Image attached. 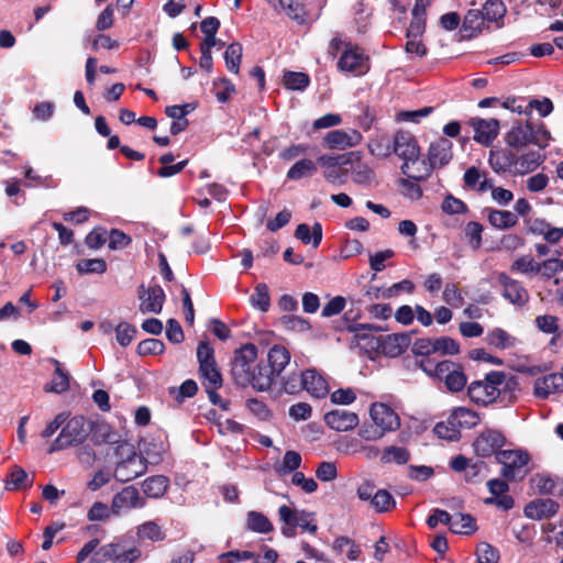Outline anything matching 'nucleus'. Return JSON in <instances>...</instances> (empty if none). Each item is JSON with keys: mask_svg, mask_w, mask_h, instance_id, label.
<instances>
[{"mask_svg": "<svg viewBox=\"0 0 563 563\" xmlns=\"http://www.w3.org/2000/svg\"><path fill=\"white\" fill-rule=\"evenodd\" d=\"M147 470V461L142 455L133 452L125 460L119 462L114 470V477L117 481L126 483L130 482Z\"/></svg>", "mask_w": 563, "mask_h": 563, "instance_id": "nucleus-12", "label": "nucleus"}, {"mask_svg": "<svg viewBox=\"0 0 563 563\" xmlns=\"http://www.w3.org/2000/svg\"><path fill=\"white\" fill-rule=\"evenodd\" d=\"M114 330L115 339L121 346H128L136 334V328L128 322H120Z\"/></svg>", "mask_w": 563, "mask_h": 563, "instance_id": "nucleus-61", "label": "nucleus"}, {"mask_svg": "<svg viewBox=\"0 0 563 563\" xmlns=\"http://www.w3.org/2000/svg\"><path fill=\"white\" fill-rule=\"evenodd\" d=\"M563 391V373H553L534 382L533 394L537 398L547 399L551 394Z\"/></svg>", "mask_w": 563, "mask_h": 563, "instance_id": "nucleus-21", "label": "nucleus"}, {"mask_svg": "<svg viewBox=\"0 0 563 563\" xmlns=\"http://www.w3.org/2000/svg\"><path fill=\"white\" fill-rule=\"evenodd\" d=\"M88 434L89 431L86 428L85 418L82 416H75L65 423L58 437L51 444L48 453L80 444L87 439Z\"/></svg>", "mask_w": 563, "mask_h": 563, "instance_id": "nucleus-7", "label": "nucleus"}, {"mask_svg": "<svg viewBox=\"0 0 563 563\" xmlns=\"http://www.w3.org/2000/svg\"><path fill=\"white\" fill-rule=\"evenodd\" d=\"M27 485L26 472L19 466L13 467L7 481V489L24 488Z\"/></svg>", "mask_w": 563, "mask_h": 563, "instance_id": "nucleus-63", "label": "nucleus"}, {"mask_svg": "<svg viewBox=\"0 0 563 563\" xmlns=\"http://www.w3.org/2000/svg\"><path fill=\"white\" fill-rule=\"evenodd\" d=\"M338 67L341 71L361 76L368 70L367 57L360 48L347 46L339 59Z\"/></svg>", "mask_w": 563, "mask_h": 563, "instance_id": "nucleus-15", "label": "nucleus"}, {"mask_svg": "<svg viewBox=\"0 0 563 563\" xmlns=\"http://www.w3.org/2000/svg\"><path fill=\"white\" fill-rule=\"evenodd\" d=\"M559 510V504L553 499H537L529 503L525 509V516L533 519L541 520L542 518H547L553 516Z\"/></svg>", "mask_w": 563, "mask_h": 563, "instance_id": "nucleus-23", "label": "nucleus"}, {"mask_svg": "<svg viewBox=\"0 0 563 563\" xmlns=\"http://www.w3.org/2000/svg\"><path fill=\"white\" fill-rule=\"evenodd\" d=\"M484 13L483 10L471 9L466 12L463 23L462 31L464 32V36L472 37L476 33L481 32L482 26L484 24Z\"/></svg>", "mask_w": 563, "mask_h": 563, "instance_id": "nucleus-36", "label": "nucleus"}, {"mask_svg": "<svg viewBox=\"0 0 563 563\" xmlns=\"http://www.w3.org/2000/svg\"><path fill=\"white\" fill-rule=\"evenodd\" d=\"M199 372L205 380V387L220 388L222 386V376L217 363L199 366Z\"/></svg>", "mask_w": 563, "mask_h": 563, "instance_id": "nucleus-51", "label": "nucleus"}, {"mask_svg": "<svg viewBox=\"0 0 563 563\" xmlns=\"http://www.w3.org/2000/svg\"><path fill=\"white\" fill-rule=\"evenodd\" d=\"M433 354L455 355L460 352V344L450 336L433 339Z\"/></svg>", "mask_w": 563, "mask_h": 563, "instance_id": "nucleus-53", "label": "nucleus"}, {"mask_svg": "<svg viewBox=\"0 0 563 563\" xmlns=\"http://www.w3.org/2000/svg\"><path fill=\"white\" fill-rule=\"evenodd\" d=\"M479 422L478 415L465 407L455 408L449 416V423H453L460 431L462 428L471 429Z\"/></svg>", "mask_w": 563, "mask_h": 563, "instance_id": "nucleus-28", "label": "nucleus"}, {"mask_svg": "<svg viewBox=\"0 0 563 563\" xmlns=\"http://www.w3.org/2000/svg\"><path fill=\"white\" fill-rule=\"evenodd\" d=\"M470 124L474 130V140L484 145H490L498 135L499 121L497 119L472 118Z\"/></svg>", "mask_w": 563, "mask_h": 563, "instance_id": "nucleus-18", "label": "nucleus"}, {"mask_svg": "<svg viewBox=\"0 0 563 563\" xmlns=\"http://www.w3.org/2000/svg\"><path fill=\"white\" fill-rule=\"evenodd\" d=\"M290 362L289 351L280 344H275L267 354V363L261 361L250 376V385L257 391H267L275 379Z\"/></svg>", "mask_w": 563, "mask_h": 563, "instance_id": "nucleus-1", "label": "nucleus"}, {"mask_svg": "<svg viewBox=\"0 0 563 563\" xmlns=\"http://www.w3.org/2000/svg\"><path fill=\"white\" fill-rule=\"evenodd\" d=\"M267 3L278 13L284 12L295 21H303V10L297 0H267Z\"/></svg>", "mask_w": 563, "mask_h": 563, "instance_id": "nucleus-32", "label": "nucleus"}, {"mask_svg": "<svg viewBox=\"0 0 563 563\" xmlns=\"http://www.w3.org/2000/svg\"><path fill=\"white\" fill-rule=\"evenodd\" d=\"M250 303L253 308L266 312L271 307L269 290L266 284H257L254 292L250 297Z\"/></svg>", "mask_w": 563, "mask_h": 563, "instance_id": "nucleus-43", "label": "nucleus"}, {"mask_svg": "<svg viewBox=\"0 0 563 563\" xmlns=\"http://www.w3.org/2000/svg\"><path fill=\"white\" fill-rule=\"evenodd\" d=\"M394 153L404 161L401 165V173L407 177L417 174V168L420 167L421 161L420 147L416 137L406 131H397L394 135Z\"/></svg>", "mask_w": 563, "mask_h": 563, "instance_id": "nucleus-4", "label": "nucleus"}, {"mask_svg": "<svg viewBox=\"0 0 563 563\" xmlns=\"http://www.w3.org/2000/svg\"><path fill=\"white\" fill-rule=\"evenodd\" d=\"M369 416L374 424L385 433L395 431L400 427L399 416L386 404H373L369 409Z\"/></svg>", "mask_w": 563, "mask_h": 563, "instance_id": "nucleus-16", "label": "nucleus"}, {"mask_svg": "<svg viewBox=\"0 0 563 563\" xmlns=\"http://www.w3.org/2000/svg\"><path fill=\"white\" fill-rule=\"evenodd\" d=\"M303 389L316 398H323L329 394L327 380L316 369L303 372Z\"/></svg>", "mask_w": 563, "mask_h": 563, "instance_id": "nucleus-24", "label": "nucleus"}, {"mask_svg": "<svg viewBox=\"0 0 563 563\" xmlns=\"http://www.w3.org/2000/svg\"><path fill=\"white\" fill-rule=\"evenodd\" d=\"M317 170V165L310 158H302L296 162L287 172V178L290 180H300L312 176Z\"/></svg>", "mask_w": 563, "mask_h": 563, "instance_id": "nucleus-38", "label": "nucleus"}, {"mask_svg": "<svg viewBox=\"0 0 563 563\" xmlns=\"http://www.w3.org/2000/svg\"><path fill=\"white\" fill-rule=\"evenodd\" d=\"M506 374L504 372L493 371L486 374L483 380H474L470 384L467 394L472 401L477 405H488L494 402L506 389Z\"/></svg>", "mask_w": 563, "mask_h": 563, "instance_id": "nucleus-3", "label": "nucleus"}, {"mask_svg": "<svg viewBox=\"0 0 563 563\" xmlns=\"http://www.w3.org/2000/svg\"><path fill=\"white\" fill-rule=\"evenodd\" d=\"M511 272L520 274H539V263L531 256L523 255L517 258L510 266Z\"/></svg>", "mask_w": 563, "mask_h": 563, "instance_id": "nucleus-57", "label": "nucleus"}, {"mask_svg": "<svg viewBox=\"0 0 563 563\" xmlns=\"http://www.w3.org/2000/svg\"><path fill=\"white\" fill-rule=\"evenodd\" d=\"M79 274H103L107 271V263L103 258L81 260L76 264Z\"/></svg>", "mask_w": 563, "mask_h": 563, "instance_id": "nucleus-54", "label": "nucleus"}, {"mask_svg": "<svg viewBox=\"0 0 563 563\" xmlns=\"http://www.w3.org/2000/svg\"><path fill=\"white\" fill-rule=\"evenodd\" d=\"M452 159V142L446 137H440L430 144L428 151V163L421 161L417 174L410 175L416 180H426L433 168L442 167Z\"/></svg>", "mask_w": 563, "mask_h": 563, "instance_id": "nucleus-5", "label": "nucleus"}, {"mask_svg": "<svg viewBox=\"0 0 563 563\" xmlns=\"http://www.w3.org/2000/svg\"><path fill=\"white\" fill-rule=\"evenodd\" d=\"M442 298L449 306L452 307H460L464 301L460 289L454 283L445 284Z\"/></svg>", "mask_w": 563, "mask_h": 563, "instance_id": "nucleus-64", "label": "nucleus"}, {"mask_svg": "<svg viewBox=\"0 0 563 563\" xmlns=\"http://www.w3.org/2000/svg\"><path fill=\"white\" fill-rule=\"evenodd\" d=\"M242 45L238 42L231 43L224 52V62L228 70L232 74H239L242 60Z\"/></svg>", "mask_w": 563, "mask_h": 563, "instance_id": "nucleus-44", "label": "nucleus"}, {"mask_svg": "<svg viewBox=\"0 0 563 563\" xmlns=\"http://www.w3.org/2000/svg\"><path fill=\"white\" fill-rule=\"evenodd\" d=\"M545 159V156L538 151H530L520 156H516L515 172L523 175L537 169Z\"/></svg>", "mask_w": 563, "mask_h": 563, "instance_id": "nucleus-27", "label": "nucleus"}, {"mask_svg": "<svg viewBox=\"0 0 563 563\" xmlns=\"http://www.w3.org/2000/svg\"><path fill=\"white\" fill-rule=\"evenodd\" d=\"M285 88L294 91H303L310 84V78L306 73L285 71L283 76Z\"/></svg>", "mask_w": 563, "mask_h": 563, "instance_id": "nucleus-41", "label": "nucleus"}, {"mask_svg": "<svg viewBox=\"0 0 563 563\" xmlns=\"http://www.w3.org/2000/svg\"><path fill=\"white\" fill-rule=\"evenodd\" d=\"M463 180L466 187L485 192L493 188V181L487 179L485 174L477 167L472 166L464 173Z\"/></svg>", "mask_w": 563, "mask_h": 563, "instance_id": "nucleus-30", "label": "nucleus"}, {"mask_svg": "<svg viewBox=\"0 0 563 563\" xmlns=\"http://www.w3.org/2000/svg\"><path fill=\"white\" fill-rule=\"evenodd\" d=\"M213 88L216 89V98L221 103L228 102L235 92V86L227 77L214 80Z\"/></svg>", "mask_w": 563, "mask_h": 563, "instance_id": "nucleus-56", "label": "nucleus"}, {"mask_svg": "<svg viewBox=\"0 0 563 563\" xmlns=\"http://www.w3.org/2000/svg\"><path fill=\"white\" fill-rule=\"evenodd\" d=\"M344 319L346 321L347 331L354 333L355 338L360 340H367L372 332L378 330L376 325L369 323H356L354 321H350L347 319V313H345Z\"/></svg>", "mask_w": 563, "mask_h": 563, "instance_id": "nucleus-59", "label": "nucleus"}, {"mask_svg": "<svg viewBox=\"0 0 563 563\" xmlns=\"http://www.w3.org/2000/svg\"><path fill=\"white\" fill-rule=\"evenodd\" d=\"M371 506L376 512H386L396 506V500L386 489H378L372 498Z\"/></svg>", "mask_w": 563, "mask_h": 563, "instance_id": "nucleus-49", "label": "nucleus"}, {"mask_svg": "<svg viewBox=\"0 0 563 563\" xmlns=\"http://www.w3.org/2000/svg\"><path fill=\"white\" fill-rule=\"evenodd\" d=\"M246 529L256 532L266 534L274 530V526L271 520L260 511L251 510L246 514Z\"/></svg>", "mask_w": 563, "mask_h": 563, "instance_id": "nucleus-35", "label": "nucleus"}, {"mask_svg": "<svg viewBox=\"0 0 563 563\" xmlns=\"http://www.w3.org/2000/svg\"><path fill=\"white\" fill-rule=\"evenodd\" d=\"M478 563H498L499 552L486 542H481L476 549Z\"/></svg>", "mask_w": 563, "mask_h": 563, "instance_id": "nucleus-62", "label": "nucleus"}, {"mask_svg": "<svg viewBox=\"0 0 563 563\" xmlns=\"http://www.w3.org/2000/svg\"><path fill=\"white\" fill-rule=\"evenodd\" d=\"M489 165L498 174L510 172L515 168L516 154L507 148H495L489 154Z\"/></svg>", "mask_w": 563, "mask_h": 563, "instance_id": "nucleus-25", "label": "nucleus"}, {"mask_svg": "<svg viewBox=\"0 0 563 563\" xmlns=\"http://www.w3.org/2000/svg\"><path fill=\"white\" fill-rule=\"evenodd\" d=\"M257 358V347L253 343H246L234 351L231 363V375L236 385L247 387L253 364Z\"/></svg>", "mask_w": 563, "mask_h": 563, "instance_id": "nucleus-6", "label": "nucleus"}, {"mask_svg": "<svg viewBox=\"0 0 563 563\" xmlns=\"http://www.w3.org/2000/svg\"><path fill=\"white\" fill-rule=\"evenodd\" d=\"M496 461L503 465L501 475L511 481L528 464L529 455L521 450H503L497 453Z\"/></svg>", "mask_w": 563, "mask_h": 563, "instance_id": "nucleus-13", "label": "nucleus"}, {"mask_svg": "<svg viewBox=\"0 0 563 563\" xmlns=\"http://www.w3.org/2000/svg\"><path fill=\"white\" fill-rule=\"evenodd\" d=\"M358 421V416L355 412L345 409H334L324 416L327 426L339 432L354 429Z\"/></svg>", "mask_w": 563, "mask_h": 563, "instance_id": "nucleus-19", "label": "nucleus"}, {"mask_svg": "<svg viewBox=\"0 0 563 563\" xmlns=\"http://www.w3.org/2000/svg\"><path fill=\"white\" fill-rule=\"evenodd\" d=\"M352 180L361 186H371L375 180L374 170L362 162L352 166Z\"/></svg>", "mask_w": 563, "mask_h": 563, "instance_id": "nucleus-47", "label": "nucleus"}, {"mask_svg": "<svg viewBox=\"0 0 563 563\" xmlns=\"http://www.w3.org/2000/svg\"><path fill=\"white\" fill-rule=\"evenodd\" d=\"M120 550V543L111 542L99 548L92 563H113Z\"/></svg>", "mask_w": 563, "mask_h": 563, "instance_id": "nucleus-58", "label": "nucleus"}, {"mask_svg": "<svg viewBox=\"0 0 563 563\" xmlns=\"http://www.w3.org/2000/svg\"><path fill=\"white\" fill-rule=\"evenodd\" d=\"M497 283L501 287V296L510 303L522 307L529 301V292L525 286L506 273L497 274Z\"/></svg>", "mask_w": 563, "mask_h": 563, "instance_id": "nucleus-11", "label": "nucleus"}, {"mask_svg": "<svg viewBox=\"0 0 563 563\" xmlns=\"http://www.w3.org/2000/svg\"><path fill=\"white\" fill-rule=\"evenodd\" d=\"M463 231L470 247L474 251L478 250L483 243L482 233L484 231V227L479 222L470 221L465 224Z\"/></svg>", "mask_w": 563, "mask_h": 563, "instance_id": "nucleus-50", "label": "nucleus"}, {"mask_svg": "<svg viewBox=\"0 0 563 563\" xmlns=\"http://www.w3.org/2000/svg\"><path fill=\"white\" fill-rule=\"evenodd\" d=\"M295 236L302 243H311L313 247H317L322 241V227L319 222H316L310 229L308 224L301 223L297 227Z\"/></svg>", "mask_w": 563, "mask_h": 563, "instance_id": "nucleus-33", "label": "nucleus"}, {"mask_svg": "<svg viewBox=\"0 0 563 563\" xmlns=\"http://www.w3.org/2000/svg\"><path fill=\"white\" fill-rule=\"evenodd\" d=\"M485 340L487 344L500 350L509 349L516 343V339L500 328L488 332Z\"/></svg>", "mask_w": 563, "mask_h": 563, "instance_id": "nucleus-40", "label": "nucleus"}, {"mask_svg": "<svg viewBox=\"0 0 563 563\" xmlns=\"http://www.w3.org/2000/svg\"><path fill=\"white\" fill-rule=\"evenodd\" d=\"M301 461V455L298 452L292 450L286 451L282 463L275 466V471L280 476L288 475L300 467Z\"/></svg>", "mask_w": 563, "mask_h": 563, "instance_id": "nucleus-45", "label": "nucleus"}, {"mask_svg": "<svg viewBox=\"0 0 563 563\" xmlns=\"http://www.w3.org/2000/svg\"><path fill=\"white\" fill-rule=\"evenodd\" d=\"M376 342L377 346L385 355L389 357H396L404 353L409 346L410 336L406 333H394L377 339Z\"/></svg>", "mask_w": 563, "mask_h": 563, "instance_id": "nucleus-20", "label": "nucleus"}, {"mask_svg": "<svg viewBox=\"0 0 563 563\" xmlns=\"http://www.w3.org/2000/svg\"><path fill=\"white\" fill-rule=\"evenodd\" d=\"M362 141V134L355 129L333 130L325 134L323 146L329 150H345L356 146Z\"/></svg>", "mask_w": 563, "mask_h": 563, "instance_id": "nucleus-17", "label": "nucleus"}, {"mask_svg": "<svg viewBox=\"0 0 563 563\" xmlns=\"http://www.w3.org/2000/svg\"><path fill=\"white\" fill-rule=\"evenodd\" d=\"M168 486L169 478L164 475L150 476L142 483L143 493L150 498L163 497Z\"/></svg>", "mask_w": 563, "mask_h": 563, "instance_id": "nucleus-29", "label": "nucleus"}, {"mask_svg": "<svg viewBox=\"0 0 563 563\" xmlns=\"http://www.w3.org/2000/svg\"><path fill=\"white\" fill-rule=\"evenodd\" d=\"M505 435L494 429H487L479 433L475 439L473 446L475 453L482 457H488L501 451V446L505 444Z\"/></svg>", "mask_w": 563, "mask_h": 563, "instance_id": "nucleus-14", "label": "nucleus"}, {"mask_svg": "<svg viewBox=\"0 0 563 563\" xmlns=\"http://www.w3.org/2000/svg\"><path fill=\"white\" fill-rule=\"evenodd\" d=\"M145 504L136 487L126 486L113 496L111 510L113 515L120 516L129 510L143 508Z\"/></svg>", "mask_w": 563, "mask_h": 563, "instance_id": "nucleus-10", "label": "nucleus"}, {"mask_svg": "<svg viewBox=\"0 0 563 563\" xmlns=\"http://www.w3.org/2000/svg\"><path fill=\"white\" fill-rule=\"evenodd\" d=\"M450 530L456 534H472L476 530L474 518L468 514H459L455 518L451 517Z\"/></svg>", "mask_w": 563, "mask_h": 563, "instance_id": "nucleus-42", "label": "nucleus"}, {"mask_svg": "<svg viewBox=\"0 0 563 563\" xmlns=\"http://www.w3.org/2000/svg\"><path fill=\"white\" fill-rule=\"evenodd\" d=\"M551 140V134L542 122L526 123L516 122L505 136L510 147L521 148L529 144L537 145L540 150L545 148Z\"/></svg>", "mask_w": 563, "mask_h": 563, "instance_id": "nucleus-2", "label": "nucleus"}, {"mask_svg": "<svg viewBox=\"0 0 563 563\" xmlns=\"http://www.w3.org/2000/svg\"><path fill=\"white\" fill-rule=\"evenodd\" d=\"M332 550L338 554H346V558L354 562L357 561L361 555L360 545L349 537H339L332 543Z\"/></svg>", "mask_w": 563, "mask_h": 563, "instance_id": "nucleus-37", "label": "nucleus"}, {"mask_svg": "<svg viewBox=\"0 0 563 563\" xmlns=\"http://www.w3.org/2000/svg\"><path fill=\"white\" fill-rule=\"evenodd\" d=\"M410 460V453L406 448L390 445L387 446L380 457L384 464L396 463L404 465Z\"/></svg>", "mask_w": 563, "mask_h": 563, "instance_id": "nucleus-46", "label": "nucleus"}, {"mask_svg": "<svg viewBox=\"0 0 563 563\" xmlns=\"http://www.w3.org/2000/svg\"><path fill=\"white\" fill-rule=\"evenodd\" d=\"M434 377L443 379L446 388L452 393L461 391L467 383L463 368L448 360L434 365Z\"/></svg>", "mask_w": 563, "mask_h": 563, "instance_id": "nucleus-8", "label": "nucleus"}, {"mask_svg": "<svg viewBox=\"0 0 563 563\" xmlns=\"http://www.w3.org/2000/svg\"><path fill=\"white\" fill-rule=\"evenodd\" d=\"M69 375L64 369L54 371V377L49 384L44 387L47 393L62 394L69 389Z\"/></svg>", "mask_w": 563, "mask_h": 563, "instance_id": "nucleus-52", "label": "nucleus"}, {"mask_svg": "<svg viewBox=\"0 0 563 563\" xmlns=\"http://www.w3.org/2000/svg\"><path fill=\"white\" fill-rule=\"evenodd\" d=\"M367 147L375 157L386 158L394 153V137L390 139L387 134L376 135L369 141Z\"/></svg>", "mask_w": 563, "mask_h": 563, "instance_id": "nucleus-34", "label": "nucleus"}, {"mask_svg": "<svg viewBox=\"0 0 563 563\" xmlns=\"http://www.w3.org/2000/svg\"><path fill=\"white\" fill-rule=\"evenodd\" d=\"M353 155H354L353 152L346 153V154H341V155L323 154L318 157L317 163L320 166H322L324 168V170H329L332 167H339V166L346 165V164L351 163V161H352L351 157Z\"/></svg>", "mask_w": 563, "mask_h": 563, "instance_id": "nucleus-55", "label": "nucleus"}, {"mask_svg": "<svg viewBox=\"0 0 563 563\" xmlns=\"http://www.w3.org/2000/svg\"><path fill=\"white\" fill-rule=\"evenodd\" d=\"M137 298L140 300L139 309L142 313L158 314L163 310L166 295L158 284H153L148 287L141 284L137 288Z\"/></svg>", "mask_w": 563, "mask_h": 563, "instance_id": "nucleus-9", "label": "nucleus"}, {"mask_svg": "<svg viewBox=\"0 0 563 563\" xmlns=\"http://www.w3.org/2000/svg\"><path fill=\"white\" fill-rule=\"evenodd\" d=\"M145 460L151 464H158L169 449L166 437L162 433L144 441Z\"/></svg>", "mask_w": 563, "mask_h": 563, "instance_id": "nucleus-22", "label": "nucleus"}, {"mask_svg": "<svg viewBox=\"0 0 563 563\" xmlns=\"http://www.w3.org/2000/svg\"><path fill=\"white\" fill-rule=\"evenodd\" d=\"M483 13L487 21L498 22L506 15L507 8L501 0H487L483 7Z\"/></svg>", "mask_w": 563, "mask_h": 563, "instance_id": "nucleus-48", "label": "nucleus"}, {"mask_svg": "<svg viewBox=\"0 0 563 563\" xmlns=\"http://www.w3.org/2000/svg\"><path fill=\"white\" fill-rule=\"evenodd\" d=\"M487 219L492 227L498 230H506L518 223L516 213L508 210L487 209Z\"/></svg>", "mask_w": 563, "mask_h": 563, "instance_id": "nucleus-31", "label": "nucleus"}, {"mask_svg": "<svg viewBox=\"0 0 563 563\" xmlns=\"http://www.w3.org/2000/svg\"><path fill=\"white\" fill-rule=\"evenodd\" d=\"M139 541L158 542L165 539V533L155 521H146L136 528Z\"/></svg>", "mask_w": 563, "mask_h": 563, "instance_id": "nucleus-39", "label": "nucleus"}, {"mask_svg": "<svg viewBox=\"0 0 563 563\" xmlns=\"http://www.w3.org/2000/svg\"><path fill=\"white\" fill-rule=\"evenodd\" d=\"M279 519L284 522L285 527L282 528V533L287 538H294L296 536V528L301 525L305 511H295L286 505H283L278 509Z\"/></svg>", "mask_w": 563, "mask_h": 563, "instance_id": "nucleus-26", "label": "nucleus"}, {"mask_svg": "<svg viewBox=\"0 0 563 563\" xmlns=\"http://www.w3.org/2000/svg\"><path fill=\"white\" fill-rule=\"evenodd\" d=\"M165 344L158 339H146L139 343L137 353L142 356L145 355H159L164 353Z\"/></svg>", "mask_w": 563, "mask_h": 563, "instance_id": "nucleus-60", "label": "nucleus"}]
</instances>
